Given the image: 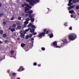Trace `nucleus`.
Returning a JSON list of instances; mask_svg holds the SVG:
<instances>
[{
  "label": "nucleus",
  "mask_w": 79,
  "mask_h": 79,
  "mask_svg": "<svg viewBox=\"0 0 79 79\" xmlns=\"http://www.w3.org/2000/svg\"><path fill=\"white\" fill-rule=\"evenodd\" d=\"M69 39L71 40H74L76 39V35L75 34H72V35H69Z\"/></svg>",
  "instance_id": "nucleus-1"
},
{
  "label": "nucleus",
  "mask_w": 79,
  "mask_h": 79,
  "mask_svg": "<svg viewBox=\"0 0 79 79\" xmlns=\"http://www.w3.org/2000/svg\"><path fill=\"white\" fill-rule=\"evenodd\" d=\"M52 45L55 46L54 47L55 48H60V46H57V42H56V41L52 42V44H51V45L52 46Z\"/></svg>",
  "instance_id": "nucleus-2"
},
{
  "label": "nucleus",
  "mask_w": 79,
  "mask_h": 79,
  "mask_svg": "<svg viewBox=\"0 0 79 79\" xmlns=\"http://www.w3.org/2000/svg\"><path fill=\"white\" fill-rule=\"evenodd\" d=\"M20 33L21 34L20 37L21 38H24V31H20Z\"/></svg>",
  "instance_id": "nucleus-3"
},
{
  "label": "nucleus",
  "mask_w": 79,
  "mask_h": 79,
  "mask_svg": "<svg viewBox=\"0 0 79 79\" xmlns=\"http://www.w3.org/2000/svg\"><path fill=\"white\" fill-rule=\"evenodd\" d=\"M24 4L25 6H26V7H27V8H28L29 9H31V8H32V7H31V6H30V5H28V4L26 3V2L24 3Z\"/></svg>",
  "instance_id": "nucleus-4"
},
{
  "label": "nucleus",
  "mask_w": 79,
  "mask_h": 79,
  "mask_svg": "<svg viewBox=\"0 0 79 79\" xmlns=\"http://www.w3.org/2000/svg\"><path fill=\"white\" fill-rule=\"evenodd\" d=\"M24 69L22 66L20 67L19 69L17 71H19V72H20L21 71H24Z\"/></svg>",
  "instance_id": "nucleus-5"
},
{
  "label": "nucleus",
  "mask_w": 79,
  "mask_h": 79,
  "mask_svg": "<svg viewBox=\"0 0 79 79\" xmlns=\"http://www.w3.org/2000/svg\"><path fill=\"white\" fill-rule=\"evenodd\" d=\"M24 12L25 13H28V14H29V15H31V14H32V13H33V11H32V10H31L29 12L24 11Z\"/></svg>",
  "instance_id": "nucleus-6"
},
{
  "label": "nucleus",
  "mask_w": 79,
  "mask_h": 79,
  "mask_svg": "<svg viewBox=\"0 0 79 79\" xmlns=\"http://www.w3.org/2000/svg\"><path fill=\"white\" fill-rule=\"evenodd\" d=\"M24 11H26V12H27V11L29 10V8L27 7H24Z\"/></svg>",
  "instance_id": "nucleus-7"
},
{
  "label": "nucleus",
  "mask_w": 79,
  "mask_h": 79,
  "mask_svg": "<svg viewBox=\"0 0 79 79\" xmlns=\"http://www.w3.org/2000/svg\"><path fill=\"white\" fill-rule=\"evenodd\" d=\"M30 18V20L32 22V23H33V22H34V18L32 17H29Z\"/></svg>",
  "instance_id": "nucleus-8"
},
{
  "label": "nucleus",
  "mask_w": 79,
  "mask_h": 79,
  "mask_svg": "<svg viewBox=\"0 0 79 79\" xmlns=\"http://www.w3.org/2000/svg\"><path fill=\"white\" fill-rule=\"evenodd\" d=\"M9 75L11 77V79H15V77H14L12 76V74L10 73Z\"/></svg>",
  "instance_id": "nucleus-9"
},
{
  "label": "nucleus",
  "mask_w": 79,
  "mask_h": 79,
  "mask_svg": "<svg viewBox=\"0 0 79 79\" xmlns=\"http://www.w3.org/2000/svg\"><path fill=\"white\" fill-rule=\"evenodd\" d=\"M78 2H79V0H73L72 2L74 3H77Z\"/></svg>",
  "instance_id": "nucleus-10"
},
{
  "label": "nucleus",
  "mask_w": 79,
  "mask_h": 79,
  "mask_svg": "<svg viewBox=\"0 0 79 79\" xmlns=\"http://www.w3.org/2000/svg\"><path fill=\"white\" fill-rule=\"evenodd\" d=\"M63 41L64 44H67L68 43V41L66 39L63 40Z\"/></svg>",
  "instance_id": "nucleus-11"
},
{
  "label": "nucleus",
  "mask_w": 79,
  "mask_h": 79,
  "mask_svg": "<svg viewBox=\"0 0 79 79\" xmlns=\"http://www.w3.org/2000/svg\"><path fill=\"white\" fill-rule=\"evenodd\" d=\"M21 47H22V48H23V47L26 46V44L22 43L21 44Z\"/></svg>",
  "instance_id": "nucleus-12"
},
{
  "label": "nucleus",
  "mask_w": 79,
  "mask_h": 79,
  "mask_svg": "<svg viewBox=\"0 0 79 79\" xmlns=\"http://www.w3.org/2000/svg\"><path fill=\"white\" fill-rule=\"evenodd\" d=\"M34 17V14H33L32 15V14H30V16H28L29 18H32Z\"/></svg>",
  "instance_id": "nucleus-13"
},
{
  "label": "nucleus",
  "mask_w": 79,
  "mask_h": 79,
  "mask_svg": "<svg viewBox=\"0 0 79 79\" xmlns=\"http://www.w3.org/2000/svg\"><path fill=\"white\" fill-rule=\"evenodd\" d=\"M2 36L4 38H5L6 37L7 35H6V33H5L3 34Z\"/></svg>",
  "instance_id": "nucleus-14"
},
{
  "label": "nucleus",
  "mask_w": 79,
  "mask_h": 79,
  "mask_svg": "<svg viewBox=\"0 0 79 79\" xmlns=\"http://www.w3.org/2000/svg\"><path fill=\"white\" fill-rule=\"evenodd\" d=\"M35 31V29L34 28H32L30 30L31 32L33 33Z\"/></svg>",
  "instance_id": "nucleus-15"
},
{
  "label": "nucleus",
  "mask_w": 79,
  "mask_h": 79,
  "mask_svg": "<svg viewBox=\"0 0 79 79\" xmlns=\"http://www.w3.org/2000/svg\"><path fill=\"white\" fill-rule=\"evenodd\" d=\"M40 34L42 36H44V35H45V32H43L42 33H40Z\"/></svg>",
  "instance_id": "nucleus-16"
},
{
  "label": "nucleus",
  "mask_w": 79,
  "mask_h": 79,
  "mask_svg": "<svg viewBox=\"0 0 79 79\" xmlns=\"http://www.w3.org/2000/svg\"><path fill=\"white\" fill-rule=\"evenodd\" d=\"M53 37V34H50L49 35V38L51 39V38H52Z\"/></svg>",
  "instance_id": "nucleus-17"
},
{
  "label": "nucleus",
  "mask_w": 79,
  "mask_h": 79,
  "mask_svg": "<svg viewBox=\"0 0 79 79\" xmlns=\"http://www.w3.org/2000/svg\"><path fill=\"white\" fill-rule=\"evenodd\" d=\"M30 2H32L33 3H36V2L34 0H30Z\"/></svg>",
  "instance_id": "nucleus-18"
},
{
  "label": "nucleus",
  "mask_w": 79,
  "mask_h": 79,
  "mask_svg": "<svg viewBox=\"0 0 79 79\" xmlns=\"http://www.w3.org/2000/svg\"><path fill=\"white\" fill-rule=\"evenodd\" d=\"M29 3L30 4V5H31V6H34V3H33V2H30Z\"/></svg>",
  "instance_id": "nucleus-19"
},
{
  "label": "nucleus",
  "mask_w": 79,
  "mask_h": 79,
  "mask_svg": "<svg viewBox=\"0 0 79 79\" xmlns=\"http://www.w3.org/2000/svg\"><path fill=\"white\" fill-rule=\"evenodd\" d=\"M11 32H14V31H15V28H11Z\"/></svg>",
  "instance_id": "nucleus-20"
},
{
  "label": "nucleus",
  "mask_w": 79,
  "mask_h": 79,
  "mask_svg": "<svg viewBox=\"0 0 79 79\" xmlns=\"http://www.w3.org/2000/svg\"><path fill=\"white\" fill-rule=\"evenodd\" d=\"M10 74H12V76H16V73H10Z\"/></svg>",
  "instance_id": "nucleus-21"
},
{
  "label": "nucleus",
  "mask_w": 79,
  "mask_h": 79,
  "mask_svg": "<svg viewBox=\"0 0 79 79\" xmlns=\"http://www.w3.org/2000/svg\"><path fill=\"white\" fill-rule=\"evenodd\" d=\"M10 54L11 55L13 54V53H14V51L13 50H12L10 52Z\"/></svg>",
  "instance_id": "nucleus-22"
},
{
  "label": "nucleus",
  "mask_w": 79,
  "mask_h": 79,
  "mask_svg": "<svg viewBox=\"0 0 79 79\" xmlns=\"http://www.w3.org/2000/svg\"><path fill=\"white\" fill-rule=\"evenodd\" d=\"M69 13H73L74 12V10H70L69 11Z\"/></svg>",
  "instance_id": "nucleus-23"
},
{
  "label": "nucleus",
  "mask_w": 79,
  "mask_h": 79,
  "mask_svg": "<svg viewBox=\"0 0 79 79\" xmlns=\"http://www.w3.org/2000/svg\"><path fill=\"white\" fill-rule=\"evenodd\" d=\"M38 37H40V38H42V35H41V34H40L38 36Z\"/></svg>",
  "instance_id": "nucleus-24"
},
{
  "label": "nucleus",
  "mask_w": 79,
  "mask_h": 79,
  "mask_svg": "<svg viewBox=\"0 0 79 79\" xmlns=\"http://www.w3.org/2000/svg\"><path fill=\"white\" fill-rule=\"evenodd\" d=\"M28 35V37H29V38H30L32 37V34H30V35Z\"/></svg>",
  "instance_id": "nucleus-25"
},
{
  "label": "nucleus",
  "mask_w": 79,
  "mask_h": 79,
  "mask_svg": "<svg viewBox=\"0 0 79 79\" xmlns=\"http://www.w3.org/2000/svg\"><path fill=\"white\" fill-rule=\"evenodd\" d=\"M79 5L77 6L76 7V10H79Z\"/></svg>",
  "instance_id": "nucleus-26"
},
{
  "label": "nucleus",
  "mask_w": 79,
  "mask_h": 79,
  "mask_svg": "<svg viewBox=\"0 0 79 79\" xmlns=\"http://www.w3.org/2000/svg\"><path fill=\"white\" fill-rule=\"evenodd\" d=\"M30 20H31V18L30 19L27 18L26 19V21H27L28 22L29 21H30Z\"/></svg>",
  "instance_id": "nucleus-27"
},
{
  "label": "nucleus",
  "mask_w": 79,
  "mask_h": 79,
  "mask_svg": "<svg viewBox=\"0 0 79 79\" xmlns=\"http://www.w3.org/2000/svg\"><path fill=\"white\" fill-rule=\"evenodd\" d=\"M31 28H35V26L32 24L31 26Z\"/></svg>",
  "instance_id": "nucleus-28"
},
{
  "label": "nucleus",
  "mask_w": 79,
  "mask_h": 79,
  "mask_svg": "<svg viewBox=\"0 0 79 79\" xmlns=\"http://www.w3.org/2000/svg\"><path fill=\"white\" fill-rule=\"evenodd\" d=\"M65 44V43H62L61 46V47H63L64 46V45Z\"/></svg>",
  "instance_id": "nucleus-29"
},
{
  "label": "nucleus",
  "mask_w": 79,
  "mask_h": 79,
  "mask_svg": "<svg viewBox=\"0 0 79 79\" xmlns=\"http://www.w3.org/2000/svg\"><path fill=\"white\" fill-rule=\"evenodd\" d=\"M70 6V7H71V9H72V8H74L75 6L74 5H73V6Z\"/></svg>",
  "instance_id": "nucleus-30"
},
{
  "label": "nucleus",
  "mask_w": 79,
  "mask_h": 79,
  "mask_svg": "<svg viewBox=\"0 0 79 79\" xmlns=\"http://www.w3.org/2000/svg\"><path fill=\"white\" fill-rule=\"evenodd\" d=\"M21 27H22L21 26H20L19 25L17 26V28H18V29H21Z\"/></svg>",
  "instance_id": "nucleus-31"
},
{
  "label": "nucleus",
  "mask_w": 79,
  "mask_h": 79,
  "mask_svg": "<svg viewBox=\"0 0 79 79\" xmlns=\"http://www.w3.org/2000/svg\"><path fill=\"white\" fill-rule=\"evenodd\" d=\"M29 36L28 35H27L25 37V39H29Z\"/></svg>",
  "instance_id": "nucleus-32"
},
{
  "label": "nucleus",
  "mask_w": 79,
  "mask_h": 79,
  "mask_svg": "<svg viewBox=\"0 0 79 79\" xmlns=\"http://www.w3.org/2000/svg\"><path fill=\"white\" fill-rule=\"evenodd\" d=\"M3 30H0V34H1V35L3 34Z\"/></svg>",
  "instance_id": "nucleus-33"
},
{
  "label": "nucleus",
  "mask_w": 79,
  "mask_h": 79,
  "mask_svg": "<svg viewBox=\"0 0 79 79\" xmlns=\"http://www.w3.org/2000/svg\"><path fill=\"white\" fill-rule=\"evenodd\" d=\"M24 24H27L28 23H29V22H27V21L26 20L24 22Z\"/></svg>",
  "instance_id": "nucleus-34"
},
{
  "label": "nucleus",
  "mask_w": 79,
  "mask_h": 79,
  "mask_svg": "<svg viewBox=\"0 0 79 79\" xmlns=\"http://www.w3.org/2000/svg\"><path fill=\"white\" fill-rule=\"evenodd\" d=\"M16 26V24L14 23L13 24V27H15Z\"/></svg>",
  "instance_id": "nucleus-35"
},
{
  "label": "nucleus",
  "mask_w": 79,
  "mask_h": 79,
  "mask_svg": "<svg viewBox=\"0 0 79 79\" xmlns=\"http://www.w3.org/2000/svg\"><path fill=\"white\" fill-rule=\"evenodd\" d=\"M37 34V32H33L32 33V34L33 35H36Z\"/></svg>",
  "instance_id": "nucleus-36"
},
{
  "label": "nucleus",
  "mask_w": 79,
  "mask_h": 79,
  "mask_svg": "<svg viewBox=\"0 0 79 79\" xmlns=\"http://www.w3.org/2000/svg\"><path fill=\"white\" fill-rule=\"evenodd\" d=\"M32 24L31 23H30V24L28 25V27H31V26Z\"/></svg>",
  "instance_id": "nucleus-37"
},
{
  "label": "nucleus",
  "mask_w": 79,
  "mask_h": 79,
  "mask_svg": "<svg viewBox=\"0 0 79 79\" xmlns=\"http://www.w3.org/2000/svg\"><path fill=\"white\" fill-rule=\"evenodd\" d=\"M4 15L3 13H2L1 14L0 13V17H2V16H3Z\"/></svg>",
  "instance_id": "nucleus-38"
},
{
  "label": "nucleus",
  "mask_w": 79,
  "mask_h": 79,
  "mask_svg": "<svg viewBox=\"0 0 79 79\" xmlns=\"http://www.w3.org/2000/svg\"><path fill=\"white\" fill-rule=\"evenodd\" d=\"M37 64L36 62H34L33 63V65L34 66H37Z\"/></svg>",
  "instance_id": "nucleus-39"
},
{
  "label": "nucleus",
  "mask_w": 79,
  "mask_h": 79,
  "mask_svg": "<svg viewBox=\"0 0 79 79\" xmlns=\"http://www.w3.org/2000/svg\"><path fill=\"white\" fill-rule=\"evenodd\" d=\"M29 30H30V28H28V29L26 30L25 31V32H28Z\"/></svg>",
  "instance_id": "nucleus-40"
},
{
  "label": "nucleus",
  "mask_w": 79,
  "mask_h": 79,
  "mask_svg": "<svg viewBox=\"0 0 79 79\" xmlns=\"http://www.w3.org/2000/svg\"><path fill=\"white\" fill-rule=\"evenodd\" d=\"M30 14H26L25 15V16L27 17V16H30Z\"/></svg>",
  "instance_id": "nucleus-41"
},
{
  "label": "nucleus",
  "mask_w": 79,
  "mask_h": 79,
  "mask_svg": "<svg viewBox=\"0 0 79 79\" xmlns=\"http://www.w3.org/2000/svg\"><path fill=\"white\" fill-rule=\"evenodd\" d=\"M3 25H6V22H3Z\"/></svg>",
  "instance_id": "nucleus-42"
},
{
  "label": "nucleus",
  "mask_w": 79,
  "mask_h": 79,
  "mask_svg": "<svg viewBox=\"0 0 79 79\" xmlns=\"http://www.w3.org/2000/svg\"><path fill=\"white\" fill-rule=\"evenodd\" d=\"M41 49L43 51H45V49L44 47L42 48H41Z\"/></svg>",
  "instance_id": "nucleus-43"
},
{
  "label": "nucleus",
  "mask_w": 79,
  "mask_h": 79,
  "mask_svg": "<svg viewBox=\"0 0 79 79\" xmlns=\"http://www.w3.org/2000/svg\"><path fill=\"white\" fill-rule=\"evenodd\" d=\"M68 24V23H65V24H64V26H68V24Z\"/></svg>",
  "instance_id": "nucleus-44"
},
{
  "label": "nucleus",
  "mask_w": 79,
  "mask_h": 79,
  "mask_svg": "<svg viewBox=\"0 0 79 79\" xmlns=\"http://www.w3.org/2000/svg\"><path fill=\"white\" fill-rule=\"evenodd\" d=\"M35 1L36 2H37L38 3H39L40 2V0H35Z\"/></svg>",
  "instance_id": "nucleus-45"
},
{
  "label": "nucleus",
  "mask_w": 79,
  "mask_h": 79,
  "mask_svg": "<svg viewBox=\"0 0 79 79\" xmlns=\"http://www.w3.org/2000/svg\"><path fill=\"white\" fill-rule=\"evenodd\" d=\"M25 6V5L24 4H22V7H23V8H24Z\"/></svg>",
  "instance_id": "nucleus-46"
},
{
  "label": "nucleus",
  "mask_w": 79,
  "mask_h": 79,
  "mask_svg": "<svg viewBox=\"0 0 79 79\" xmlns=\"http://www.w3.org/2000/svg\"><path fill=\"white\" fill-rule=\"evenodd\" d=\"M26 1L28 3H30V2H31V1L30 0H26Z\"/></svg>",
  "instance_id": "nucleus-47"
},
{
  "label": "nucleus",
  "mask_w": 79,
  "mask_h": 79,
  "mask_svg": "<svg viewBox=\"0 0 79 79\" xmlns=\"http://www.w3.org/2000/svg\"><path fill=\"white\" fill-rule=\"evenodd\" d=\"M72 1H73V0H69V3H71L72 2Z\"/></svg>",
  "instance_id": "nucleus-48"
},
{
  "label": "nucleus",
  "mask_w": 79,
  "mask_h": 79,
  "mask_svg": "<svg viewBox=\"0 0 79 79\" xmlns=\"http://www.w3.org/2000/svg\"><path fill=\"white\" fill-rule=\"evenodd\" d=\"M48 33H49V31H46V34H48Z\"/></svg>",
  "instance_id": "nucleus-49"
},
{
  "label": "nucleus",
  "mask_w": 79,
  "mask_h": 79,
  "mask_svg": "<svg viewBox=\"0 0 79 79\" xmlns=\"http://www.w3.org/2000/svg\"><path fill=\"white\" fill-rule=\"evenodd\" d=\"M27 26V24H26L25 23L23 25V26L25 27H26V26Z\"/></svg>",
  "instance_id": "nucleus-50"
},
{
  "label": "nucleus",
  "mask_w": 79,
  "mask_h": 79,
  "mask_svg": "<svg viewBox=\"0 0 79 79\" xmlns=\"http://www.w3.org/2000/svg\"><path fill=\"white\" fill-rule=\"evenodd\" d=\"M18 19H19V20H21V17H18Z\"/></svg>",
  "instance_id": "nucleus-51"
},
{
  "label": "nucleus",
  "mask_w": 79,
  "mask_h": 79,
  "mask_svg": "<svg viewBox=\"0 0 79 79\" xmlns=\"http://www.w3.org/2000/svg\"><path fill=\"white\" fill-rule=\"evenodd\" d=\"M71 3H69L68 4V6H71Z\"/></svg>",
  "instance_id": "nucleus-52"
},
{
  "label": "nucleus",
  "mask_w": 79,
  "mask_h": 79,
  "mask_svg": "<svg viewBox=\"0 0 79 79\" xmlns=\"http://www.w3.org/2000/svg\"><path fill=\"white\" fill-rule=\"evenodd\" d=\"M31 41H33L34 40V38H31Z\"/></svg>",
  "instance_id": "nucleus-53"
},
{
  "label": "nucleus",
  "mask_w": 79,
  "mask_h": 79,
  "mask_svg": "<svg viewBox=\"0 0 79 79\" xmlns=\"http://www.w3.org/2000/svg\"><path fill=\"white\" fill-rule=\"evenodd\" d=\"M68 9L69 10H70V9H71V6H70L68 8Z\"/></svg>",
  "instance_id": "nucleus-54"
},
{
  "label": "nucleus",
  "mask_w": 79,
  "mask_h": 79,
  "mask_svg": "<svg viewBox=\"0 0 79 79\" xmlns=\"http://www.w3.org/2000/svg\"><path fill=\"white\" fill-rule=\"evenodd\" d=\"M14 19V17H12V18L10 19V20H13Z\"/></svg>",
  "instance_id": "nucleus-55"
},
{
  "label": "nucleus",
  "mask_w": 79,
  "mask_h": 79,
  "mask_svg": "<svg viewBox=\"0 0 79 79\" xmlns=\"http://www.w3.org/2000/svg\"><path fill=\"white\" fill-rule=\"evenodd\" d=\"M5 43H8V41L7 40H5Z\"/></svg>",
  "instance_id": "nucleus-56"
},
{
  "label": "nucleus",
  "mask_w": 79,
  "mask_h": 79,
  "mask_svg": "<svg viewBox=\"0 0 79 79\" xmlns=\"http://www.w3.org/2000/svg\"><path fill=\"white\" fill-rule=\"evenodd\" d=\"M69 30H72V27H70V28H69Z\"/></svg>",
  "instance_id": "nucleus-57"
},
{
  "label": "nucleus",
  "mask_w": 79,
  "mask_h": 79,
  "mask_svg": "<svg viewBox=\"0 0 79 79\" xmlns=\"http://www.w3.org/2000/svg\"><path fill=\"white\" fill-rule=\"evenodd\" d=\"M47 29H45L44 30V32H46V31H47Z\"/></svg>",
  "instance_id": "nucleus-58"
},
{
  "label": "nucleus",
  "mask_w": 79,
  "mask_h": 79,
  "mask_svg": "<svg viewBox=\"0 0 79 79\" xmlns=\"http://www.w3.org/2000/svg\"><path fill=\"white\" fill-rule=\"evenodd\" d=\"M37 65L38 66H39V67H40V66H41V64H38Z\"/></svg>",
  "instance_id": "nucleus-59"
},
{
  "label": "nucleus",
  "mask_w": 79,
  "mask_h": 79,
  "mask_svg": "<svg viewBox=\"0 0 79 79\" xmlns=\"http://www.w3.org/2000/svg\"><path fill=\"white\" fill-rule=\"evenodd\" d=\"M17 40H20V38H17Z\"/></svg>",
  "instance_id": "nucleus-60"
},
{
  "label": "nucleus",
  "mask_w": 79,
  "mask_h": 79,
  "mask_svg": "<svg viewBox=\"0 0 79 79\" xmlns=\"http://www.w3.org/2000/svg\"><path fill=\"white\" fill-rule=\"evenodd\" d=\"M71 18H73V15H71Z\"/></svg>",
  "instance_id": "nucleus-61"
},
{
  "label": "nucleus",
  "mask_w": 79,
  "mask_h": 79,
  "mask_svg": "<svg viewBox=\"0 0 79 79\" xmlns=\"http://www.w3.org/2000/svg\"><path fill=\"white\" fill-rule=\"evenodd\" d=\"M2 6V3H0V7H1V6Z\"/></svg>",
  "instance_id": "nucleus-62"
},
{
  "label": "nucleus",
  "mask_w": 79,
  "mask_h": 79,
  "mask_svg": "<svg viewBox=\"0 0 79 79\" xmlns=\"http://www.w3.org/2000/svg\"><path fill=\"white\" fill-rule=\"evenodd\" d=\"M24 15H25V14H24V13H22V16H24Z\"/></svg>",
  "instance_id": "nucleus-63"
},
{
  "label": "nucleus",
  "mask_w": 79,
  "mask_h": 79,
  "mask_svg": "<svg viewBox=\"0 0 79 79\" xmlns=\"http://www.w3.org/2000/svg\"><path fill=\"white\" fill-rule=\"evenodd\" d=\"M16 79H21V78H20L19 77H17V78Z\"/></svg>",
  "instance_id": "nucleus-64"
}]
</instances>
